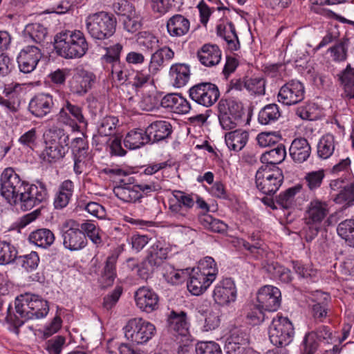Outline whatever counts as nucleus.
<instances>
[{"label":"nucleus","instance_id":"obj_1","mask_svg":"<svg viewBox=\"0 0 354 354\" xmlns=\"http://www.w3.org/2000/svg\"><path fill=\"white\" fill-rule=\"evenodd\" d=\"M55 48L57 54L66 59L83 57L88 49L84 34L79 30H65L55 37Z\"/></svg>","mask_w":354,"mask_h":354},{"label":"nucleus","instance_id":"obj_2","mask_svg":"<svg viewBox=\"0 0 354 354\" xmlns=\"http://www.w3.org/2000/svg\"><path fill=\"white\" fill-rule=\"evenodd\" d=\"M45 148L41 157L48 162H55L62 158L67 153L69 145V136L63 129L50 128L44 133Z\"/></svg>","mask_w":354,"mask_h":354},{"label":"nucleus","instance_id":"obj_3","mask_svg":"<svg viewBox=\"0 0 354 354\" xmlns=\"http://www.w3.org/2000/svg\"><path fill=\"white\" fill-rule=\"evenodd\" d=\"M117 21L113 14L98 12L88 15L85 19L87 32L94 39L104 40L115 32Z\"/></svg>","mask_w":354,"mask_h":354},{"label":"nucleus","instance_id":"obj_4","mask_svg":"<svg viewBox=\"0 0 354 354\" xmlns=\"http://www.w3.org/2000/svg\"><path fill=\"white\" fill-rule=\"evenodd\" d=\"M283 179L282 171L279 167L268 168V165L261 166L255 176L257 187L268 195L274 194L279 189Z\"/></svg>","mask_w":354,"mask_h":354},{"label":"nucleus","instance_id":"obj_5","mask_svg":"<svg viewBox=\"0 0 354 354\" xmlns=\"http://www.w3.org/2000/svg\"><path fill=\"white\" fill-rule=\"evenodd\" d=\"M26 183L12 168L8 167L1 175V194L9 203H17Z\"/></svg>","mask_w":354,"mask_h":354},{"label":"nucleus","instance_id":"obj_6","mask_svg":"<svg viewBox=\"0 0 354 354\" xmlns=\"http://www.w3.org/2000/svg\"><path fill=\"white\" fill-rule=\"evenodd\" d=\"M125 337L137 344L149 341L156 333L155 326L142 318L130 319L124 327Z\"/></svg>","mask_w":354,"mask_h":354},{"label":"nucleus","instance_id":"obj_7","mask_svg":"<svg viewBox=\"0 0 354 354\" xmlns=\"http://www.w3.org/2000/svg\"><path fill=\"white\" fill-rule=\"evenodd\" d=\"M268 333L270 342L279 347L286 346L292 342L295 331L288 318L277 315L272 319Z\"/></svg>","mask_w":354,"mask_h":354},{"label":"nucleus","instance_id":"obj_8","mask_svg":"<svg viewBox=\"0 0 354 354\" xmlns=\"http://www.w3.org/2000/svg\"><path fill=\"white\" fill-rule=\"evenodd\" d=\"M48 198V193L46 185L37 181L35 184L26 183L18 199L21 208L26 211L36 205L45 203Z\"/></svg>","mask_w":354,"mask_h":354},{"label":"nucleus","instance_id":"obj_9","mask_svg":"<svg viewBox=\"0 0 354 354\" xmlns=\"http://www.w3.org/2000/svg\"><path fill=\"white\" fill-rule=\"evenodd\" d=\"M171 251V247L169 244L156 241L148 249L146 260L142 263L143 267L138 270L139 274L142 278H147L156 267L167 258Z\"/></svg>","mask_w":354,"mask_h":354},{"label":"nucleus","instance_id":"obj_10","mask_svg":"<svg viewBox=\"0 0 354 354\" xmlns=\"http://www.w3.org/2000/svg\"><path fill=\"white\" fill-rule=\"evenodd\" d=\"M63 245L71 251L80 250L87 245V239L74 220L66 221L62 226Z\"/></svg>","mask_w":354,"mask_h":354},{"label":"nucleus","instance_id":"obj_11","mask_svg":"<svg viewBox=\"0 0 354 354\" xmlns=\"http://www.w3.org/2000/svg\"><path fill=\"white\" fill-rule=\"evenodd\" d=\"M31 299L32 294L30 293L18 296L15 301V313L11 312L10 305L8 308L6 322L14 327L18 328L22 326L26 321L30 319Z\"/></svg>","mask_w":354,"mask_h":354},{"label":"nucleus","instance_id":"obj_12","mask_svg":"<svg viewBox=\"0 0 354 354\" xmlns=\"http://www.w3.org/2000/svg\"><path fill=\"white\" fill-rule=\"evenodd\" d=\"M189 94L192 100L205 107L212 106L220 95L218 87L209 82L193 86L189 88Z\"/></svg>","mask_w":354,"mask_h":354},{"label":"nucleus","instance_id":"obj_13","mask_svg":"<svg viewBox=\"0 0 354 354\" xmlns=\"http://www.w3.org/2000/svg\"><path fill=\"white\" fill-rule=\"evenodd\" d=\"M212 296L219 306H229L235 302L237 297L235 282L231 278L223 279L214 286Z\"/></svg>","mask_w":354,"mask_h":354},{"label":"nucleus","instance_id":"obj_14","mask_svg":"<svg viewBox=\"0 0 354 354\" xmlns=\"http://www.w3.org/2000/svg\"><path fill=\"white\" fill-rule=\"evenodd\" d=\"M96 82V75L91 71L77 68L69 81V90L73 95L84 96Z\"/></svg>","mask_w":354,"mask_h":354},{"label":"nucleus","instance_id":"obj_15","mask_svg":"<svg viewBox=\"0 0 354 354\" xmlns=\"http://www.w3.org/2000/svg\"><path fill=\"white\" fill-rule=\"evenodd\" d=\"M304 84L292 80L282 86L278 93V101L285 105H293L300 102L304 98Z\"/></svg>","mask_w":354,"mask_h":354},{"label":"nucleus","instance_id":"obj_16","mask_svg":"<svg viewBox=\"0 0 354 354\" xmlns=\"http://www.w3.org/2000/svg\"><path fill=\"white\" fill-rule=\"evenodd\" d=\"M42 56L39 48L35 45L24 46L17 56V63L21 72L30 73L37 67Z\"/></svg>","mask_w":354,"mask_h":354},{"label":"nucleus","instance_id":"obj_17","mask_svg":"<svg viewBox=\"0 0 354 354\" xmlns=\"http://www.w3.org/2000/svg\"><path fill=\"white\" fill-rule=\"evenodd\" d=\"M257 300L259 306L265 310L276 311L281 304V292L273 286H264L259 290Z\"/></svg>","mask_w":354,"mask_h":354},{"label":"nucleus","instance_id":"obj_18","mask_svg":"<svg viewBox=\"0 0 354 354\" xmlns=\"http://www.w3.org/2000/svg\"><path fill=\"white\" fill-rule=\"evenodd\" d=\"M194 203V195L179 190L173 191L172 197L169 201L170 211L178 217L185 216Z\"/></svg>","mask_w":354,"mask_h":354},{"label":"nucleus","instance_id":"obj_19","mask_svg":"<svg viewBox=\"0 0 354 354\" xmlns=\"http://www.w3.org/2000/svg\"><path fill=\"white\" fill-rule=\"evenodd\" d=\"M135 301L142 311L150 313L158 308L159 297L151 288L140 287L135 292Z\"/></svg>","mask_w":354,"mask_h":354},{"label":"nucleus","instance_id":"obj_20","mask_svg":"<svg viewBox=\"0 0 354 354\" xmlns=\"http://www.w3.org/2000/svg\"><path fill=\"white\" fill-rule=\"evenodd\" d=\"M53 104L51 95L38 93L30 100L28 110L35 117L43 118L50 113Z\"/></svg>","mask_w":354,"mask_h":354},{"label":"nucleus","instance_id":"obj_21","mask_svg":"<svg viewBox=\"0 0 354 354\" xmlns=\"http://www.w3.org/2000/svg\"><path fill=\"white\" fill-rule=\"evenodd\" d=\"M329 213V207L326 202L319 200L312 201L308 205L306 210L307 225H319Z\"/></svg>","mask_w":354,"mask_h":354},{"label":"nucleus","instance_id":"obj_22","mask_svg":"<svg viewBox=\"0 0 354 354\" xmlns=\"http://www.w3.org/2000/svg\"><path fill=\"white\" fill-rule=\"evenodd\" d=\"M160 105L177 114H187L191 109L189 102L177 93H169L165 95L160 101Z\"/></svg>","mask_w":354,"mask_h":354},{"label":"nucleus","instance_id":"obj_23","mask_svg":"<svg viewBox=\"0 0 354 354\" xmlns=\"http://www.w3.org/2000/svg\"><path fill=\"white\" fill-rule=\"evenodd\" d=\"M197 57L204 66L212 67L221 62V50L217 45L206 44L198 50Z\"/></svg>","mask_w":354,"mask_h":354},{"label":"nucleus","instance_id":"obj_24","mask_svg":"<svg viewBox=\"0 0 354 354\" xmlns=\"http://www.w3.org/2000/svg\"><path fill=\"white\" fill-rule=\"evenodd\" d=\"M167 31L171 37H181L190 30V21L184 15L176 14L167 21Z\"/></svg>","mask_w":354,"mask_h":354},{"label":"nucleus","instance_id":"obj_25","mask_svg":"<svg viewBox=\"0 0 354 354\" xmlns=\"http://www.w3.org/2000/svg\"><path fill=\"white\" fill-rule=\"evenodd\" d=\"M149 142H156L168 138L172 132V127L168 121L157 120L145 129Z\"/></svg>","mask_w":354,"mask_h":354},{"label":"nucleus","instance_id":"obj_26","mask_svg":"<svg viewBox=\"0 0 354 354\" xmlns=\"http://www.w3.org/2000/svg\"><path fill=\"white\" fill-rule=\"evenodd\" d=\"M214 281L192 268L187 281V289L193 295H201L212 285Z\"/></svg>","mask_w":354,"mask_h":354},{"label":"nucleus","instance_id":"obj_27","mask_svg":"<svg viewBox=\"0 0 354 354\" xmlns=\"http://www.w3.org/2000/svg\"><path fill=\"white\" fill-rule=\"evenodd\" d=\"M190 75L189 66L182 63L172 64L169 71L170 82L176 88L185 86L190 79Z\"/></svg>","mask_w":354,"mask_h":354},{"label":"nucleus","instance_id":"obj_28","mask_svg":"<svg viewBox=\"0 0 354 354\" xmlns=\"http://www.w3.org/2000/svg\"><path fill=\"white\" fill-rule=\"evenodd\" d=\"M289 153L295 162L302 163L306 161L311 153V147L308 141L304 138L294 139L290 146Z\"/></svg>","mask_w":354,"mask_h":354},{"label":"nucleus","instance_id":"obj_29","mask_svg":"<svg viewBox=\"0 0 354 354\" xmlns=\"http://www.w3.org/2000/svg\"><path fill=\"white\" fill-rule=\"evenodd\" d=\"M175 53L169 46H165L151 55L149 65L150 70L158 73L164 66L174 58Z\"/></svg>","mask_w":354,"mask_h":354},{"label":"nucleus","instance_id":"obj_30","mask_svg":"<svg viewBox=\"0 0 354 354\" xmlns=\"http://www.w3.org/2000/svg\"><path fill=\"white\" fill-rule=\"evenodd\" d=\"M20 88L21 86L18 84L5 88L3 93L7 98L0 97V106L4 108L6 112L15 113L18 111L20 106Z\"/></svg>","mask_w":354,"mask_h":354},{"label":"nucleus","instance_id":"obj_31","mask_svg":"<svg viewBox=\"0 0 354 354\" xmlns=\"http://www.w3.org/2000/svg\"><path fill=\"white\" fill-rule=\"evenodd\" d=\"M217 35L225 41L227 47L230 50L236 51L240 48L239 40L232 23L229 22L218 25Z\"/></svg>","mask_w":354,"mask_h":354},{"label":"nucleus","instance_id":"obj_32","mask_svg":"<svg viewBox=\"0 0 354 354\" xmlns=\"http://www.w3.org/2000/svg\"><path fill=\"white\" fill-rule=\"evenodd\" d=\"M136 184L121 182L113 188L115 196L126 203H136L141 199Z\"/></svg>","mask_w":354,"mask_h":354},{"label":"nucleus","instance_id":"obj_33","mask_svg":"<svg viewBox=\"0 0 354 354\" xmlns=\"http://www.w3.org/2000/svg\"><path fill=\"white\" fill-rule=\"evenodd\" d=\"M337 142L332 133L323 135L318 141L317 145V156L323 160H326L334 153Z\"/></svg>","mask_w":354,"mask_h":354},{"label":"nucleus","instance_id":"obj_34","mask_svg":"<svg viewBox=\"0 0 354 354\" xmlns=\"http://www.w3.org/2000/svg\"><path fill=\"white\" fill-rule=\"evenodd\" d=\"M286 156L285 146L280 144L277 147L264 152L261 156L262 166L268 165V168L277 167L276 165L282 162Z\"/></svg>","mask_w":354,"mask_h":354},{"label":"nucleus","instance_id":"obj_35","mask_svg":"<svg viewBox=\"0 0 354 354\" xmlns=\"http://www.w3.org/2000/svg\"><path fill=\"white\" fill-rule=\"evenodd\" d=\"M248 133L245 130L237 129L225 134V143L230 150L241 151L248 140Z\"/></svg>","mask_w":354,"mask_h":354},{"label":"nucleus","instance_id":"obj_36","mask_svg":"<svg viewBox=\"0 0 354 354\" xmlns=\"http://www.w3.org/2000/svg\"><path fill=\"white\" fill-rule=\"evenodd\" d=\"M328 297V295L326 293L318 290L313 295L311 299L314 304L310 305L311 306V314L315 319L322 321L326 317Z\"/></svg>","mask_w":354,"mask_h":354},{"label":"nucleus","instance_id":"obj_37","mask_svg":"<svg viewBox=\"0 0 354 354\" xmlns=\"http://www.w3.org/2000/svg\"><path fill=\"white\" fill-rule=\"evenodd\" d=\"M28 241L37 247L47 248L54 243L55 235L49 229H38L30 233Z\"/></svg>","mask_w":354,"mask_h":354},{"label":"nucleus","instance_id":"obj_38","mask_svg":"<svg viewBox=\"0 0 354 354\" xmlns=\"http://www.w3.org/2000/svg\"><path fill=\"white\" fill-rule=\"evenodd\" d=\"M74 192V184L71 180L63 181L59 187V191L54 199L56 209H62L69 203Z\"/></svg>","mask_w":354,"mask_h":354},{"label":"nucleus","instance_id":"obj_39","mask_svg":"<svg viewBox=\"0 0 354 354\" xmlns=\"http://www.w3.org/2000/svg\"><path fill=\"white\" fill-rule=\"evenodd\" d=\"M147 143H149V139L146 131L141 129L130 131L124 139L125 147L131 150L139 149Z\"/></svg>","mask_w":354,"mask_h":354},{"label":"nucleus","instance_id":"obj_40","mask_svg":"<svg viewBox=\"0 0 354 354\" xmlns=\"http://www.w3.org/2000/svg\"><path fill=\"white\" fill-rule=\"evenodd\" d=\"M168 325L170 331L180 335H186L189 327L186 314L184 312L176 313L172 311L168 319Z\"/></svg>","mask_w":354,"mask_h":354},{"label":"nucleus","instance_id":"obj_41","mask_svg":"<svg viewBox=\"0 0 354 354\" xmlns=\"http://www.w3.org/2000/svg\"><path fill=\"white\" fill-rule=\"evenodd\" d=\"M157 74L156 71L150 70V66L148 64L147 68L133 71L130 82L136 88H142L151 84L153 82V77Z\"/></svg>","mask_w":354,"mask_h":354},{"label":"nucleus","instance_id":"obj_42","mask_svg":"<svg viewBox=\"0 0 354 354\" xmlns=\"http://www.w3.org/2000/svg\"><path fill=\"white\" fill-rule=\"evenodd\" d=\"M46 35V28L40 24H28L24 31V37L26 42L32 41L36 44H41Z\"/></svg>","mask_w":354,"mask_h":354},{"label":"nucleus","instance_id":"obj_43","mask_svg":"<svg viewBox=\"0 0 354 354\" xmlns=\"http://www.w3.org/2000/svg\"><path fill=\"white\" fill-rule=\"evenodd\" d=\"M219 115L218 119L219 122L223 129L226 130H230L234 129L241 121V115L237 112L230 113L225 110L224 102H220L218 105Z\"/></svg>","mask_w":354,"mask_h":354},{"label":"nucleus","instance_id":"obj_44","mask_svg":"<svg viewBox=\"0 0 354 354\" xmlns=\"http://www.w3.org/2000/svg\"><path fill=\"white\" fill-rule=\"evenodd\" d=\"M194 268L214 281L218 274V268L216 261L209 256L201 259L198 262L197 266Z\"/></svg>","mask_w":354,"mask_h":354},{"label":"nucleus","instance_id":"obj_45","mask_svg":"<svg viewBox=\"0 0 354 354\" xmlns=\"http://www.w3.org/2000/svg\"><path fill=\"white\" fill-rule=\"evenodd\" d=\"M31 313L29 314L30 319H38L45 317L48 311L49 306L47 301L39 296L32 294L30 302Z\"/></svg>","mask_w":354,"mask_h":354},{"label":"nucleus","instance_id":"obj_46","mask_svg":"<svg viewBox=\"0 0 354 354\" xmlns=\"http://www.w3.org/2000/svg\"><path fill=\"white\" fill-rule=\"evenodd\" d=\"M281 116L279 107L276 104L266 105L259 111L258 120L260 124L267 125L276 122Z\"/></svg>","mask_w":354,"mask_h":354},{"label":"nucleus","instance_id":"obj_47","mask_svg":"<svg viewBox=\"0 0 354 354\" xmlns=\"http://www.w3.org/2000/svg\"><path fill=\"white\" fill-rule=\"evenodd\" d=\"M162 273L167 283L172 285H178L183 283L187 276L185 270L176 269L170 264H166L163 266Z\"/></svg>","mask_w":354,"mask_h":354},{"label":"nucleus","instance_id":"obj_48","mask_svg":"<svg viewBox=\"0 0 354 354\" xmlns=\"http://www.w3.org/2000/svg\"><path fill=\"white\" fill-rule=\"evenodd\" d=\"M39 137L38 128L32 127L22 133L18 139V142L24 147L33 150L38 146Z\"/></svg>","mask_w":354,"mask_h":354},{"label":"nucleus","instance_id":"obj_49","mask_svg":"<svg viewBox=\"0 0 354 354\" xmlns=\"http://www.w3.org/2000/svg\"><path fill=\"white\" fill-rule=\"evenodd\" d=\"M149 3L154 12L162 15L171 8H178L183 0H149Z\"/></svg>","mask_w":354,"mask_h":354},{"label":"nucleus","instance_id":"obj_50","mask_svg":"<svg viewBox=\"0 0 354 354\" xmlns=\"http://www.w3.org/2000/svg\"><path fill=\"white\" fill-rule=\"evenodd\" d=\"M266 80L262 77L245 78L244 88L252 95H263L266 91Z\"/></svg>","mask_w":354,"mask_h":354},{"label":"nucleus","instance_id":"obj_51","mask_svg":"<svg viewBox=\"0 0 354 354\" xmlns=\"http://www.w3.org/2000/svg\"><path fill=\"white\" fill-rule=\"evenodd\" d=\"M116 262L117 257L114 255H111L106 259L101 277L102 281L104 286L112 285L115 280L116 277Z\"/></svg>","mask_w":354,"mask_h":354},{"label":"nucleus","instance_id":"obj_52","mask_svg":"<svg viewBox=\"0 0 354 354\" xmlns=\"http://www.w3.org/2000/svg\"><path fill=\"white\" fill-rule=\"evenodd\" d=\"M80 229L85 236L86 235L89 239L96 245H100L102 243V236L100 235V230L95 222L87 221L80 225Z\"/></svg>","mask_w":354,"mask_h":354},{"label":"nucleus","instance_id":"obj_53","mask_svg":"<svg viewBox=\"0 0 354 354\" xmlns=\"http://www.w3.org/2000/svg\"><path fill=\"white\" fill-rule=\"evenodd\" d=\"M201 225L214 232L223 233L227 231V225L223 221L214 218L209 214H205L200 218Z\"/></svg>","mask_w":354,"mask_h":354},{"label":"nucleus","instance_id":"obj_54","mask_svg":"<svg viewBox=\"0 0 354 354\" xmlns=\"http://www.w3.org/2000/svg\"><path fill=\"white\" fill-rule=\"evenodd\" d=\"M73 170L77 175L86 172L93 163V158L90 152L75 154L73 155Z\"/></svg>","mask_w":354,"mask_h":354},{"label":"nucleus","instance_id":"obj_55","mask_svg":"<svg viewBox=\"0 0 354 354\" xmlns=\"http://www.w3.org/2000/svg\"><path fill=\"white\" fill-rule=\"evenodd\" d=\"M266 270L273 278L278 279L282 282L288 283L292 280L290 270L277 263L268 264Z\"/></svg>","mask_w":354,"mask_h":354},{"label":"nucleus","instance_id":"obj_56","mask_svg":"<svg viewBox=\"0 0 354 354\" xmlns=\"http://www.w3.org/2000/svg\"><path fill=\"white\" fill-rule=\"evenodd\" d=\"M137 43L140 48L151 51L158 47L159 39L153 34L144 31L138 34Z\"/></svg>","mask_w":354,"mask_h":354},{"label":"nucleus","instance_id":"obj_57","mask_svg":"<svg viewBox=\"0 0 354 354\" xmlns=\"http://www.w3.org/2000/svg\"><path fill=\"white\" fill-rule=\"evenodd\" d=\"M301 189V187H293L281 193L277 198V203L284 209H290L295 204V196Z\"/></svg>","mask_w":354,"mask_h":354},{"label":"nucleus","instance_id":"obj_58","mask_svg":"<svg viewBox=\"0 0 354 354\" xmlns=\"http://www.w3.org/2000/svg\"><path fill=\"white\" fill-rule=\"evenodd\" d=\"M138 192L141 194V198L144 196H151L153 193L158 192L162 189L160 181H155L150 178L147 181L136 184Z\"/></svg>","mask_w":354,"mask_h":354},{"label":"nucleus","instance_id":"obj_59","mask_svg":"<svg viewBox=\"0 0 354 354\" xmlns=\"http://www.w3.org/2000/svg\"><path fill=\"white\" fill-rule=\"evenodd\" d=\"M324 178L325 171L324 169H321L306 173L304 180L308 188L310 191H315L321 187Z\"/></svg>","mask_w":354,"mask_h":354},{"label":"nucleus","instance_id":"obj_60","mask_svg":"<svg viewBox=\"0 0 354 354\" xmlns=\"http://www.w3.org/2000/svg\"><path fill=\"white\" fill-rule=\"evenodd\" d=\"M17 251L14 245L6 241H0V264H8L15 261Z\"/></svg>","mask_w":354,"mask_h":354},{"label":"nucleus","instance_id":"obj_61","mask_svg":"<svg viewBox=\"0 0 354 354\" xmlns=\"http://www.w3.org/2000/svg\"><path fill=\"white\" fill-rule=\"evenodd\" d=\"M334 201L338 204L352 205L354 202V182L344 185L340 192L335 197Z\"/></svg>","mask_w":354,"mask_h":354},{"label":"nucleus","instance_id":"obj_62","mask_svg":"<svg viewBox=\"0 0 354 354\" xmlns=\"http://www.w3.org/2000/svg\"><path fill=\"white\" fill-rule=\"evenodd\" d=\"M319 344L314 332L306 333L301 345L302 354H315Z\"/></svg>","mask_w":354,"mask_h":354},{"label":"nucleus","instance_id":"obj_63","mask_svg":"<svg viewBox=\"0 0 354 354\" xmlns=\"http://www.w3.org/2000/svg\"><path fill=\"white\" fill-rule=\"evenodd\" d=\"M118 120L113 116L104 118L98 127V133L102 136H109L114 133Z\"/></svg>","mask_w":354,"mask_h":354},{"label":"nucleus","instance_id":"obj_64","mask_svg":"<svg viewBox=\"0 0 354 354\" xmlns=\"http://www.w3.org/2000/svg\"><path fill=\"white\" fill-rule=\"evenodd\" d=\"M196 354H223L221 346L215 342H201L196 347Z\"/></svg>","mask_w":354,"mask_h":354}]
</instances>
